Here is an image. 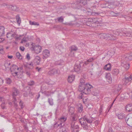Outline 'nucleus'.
<instances>
[{"instance_id":"39448f33","label":"nucleus","mask_w":132,"mask_h":132,"mask_svg":"<svg viewBox=\"0 0 132 132\" xmlns=\"http://www.w3.org/2000/svg\"><path fill=\"white\" fill-rule=\"evenodd\" d=\"M127 60H122L121 62V65L122 66L124 67L126 70H128L129 68L130 65L127 62Z\"/></svg>"},{"instance_id":"6e6552de","label":"nucleus","mask_w":132,"mask_h":132,"mask_svg":"<svg viewBox=\"0 0 132 132\" xmlns=\"http://www.w3.org/2000/svg\"><path fill=\"white\" fill-rule=\"evenodd\" d=\"M11 71L14 72H17V71H19V68L16 65H13L11 68H10ZM14 73H13L14 74Z\"/></svg>"},{"instance_id":"f3484780","label":"nucleus","mask_w":132,"mask_h":132,"mask_svg":"<svg viewBox=\"0 0 132 132\" xmlns=\"http://www.w3.org/2000/svg\"><path fill=\"white\" fill-rule=\"evenodd\" d=\"M79 121L80 123L81 126L85 125V124L87 123L84 117L79 119Z\"/></svg>"},{"instance_id":"4c0bfd02","label":"nucleus","mask_w":132,"mask_h":132,"mask_svg":"<svg viewBox=\"0 0 132 132\" xmlns=\"http://www.w3.org/2000/svg\"><path fill=\"white\" fill-rule=\"evenodd\" d=\"M53 70L54 71V75L55 74L58 75L60 73V71L58 70L55 69H53Z\"/></svg>"},{"instance_id":"bf43d9fd","label":"nucleus","mask_w":132,"mask_h":132,"mask_svg":"<svg viewBox=\"0 0 132 132\" xmlns=\"http://www.w3.org/2000/svg\"><path fill=\"white\" fill-rule=\"evenodd\" d=\"M92 94L95 96H97L99 94L97 92H93L92 93Z\"/></svg>"},{"instance_id":"774afa93","label":"nucleus","mask_w":132,"mask_h":132,"mask_svg":"<svg viewBox=\"0 0 132 132\" xmlns=\"http://www.w3.org/2000/svg\"><path fill=\"white\" fill-rule=\"evenodd\" d=\"M26 58L28 60H29L30 59V56L29 55V53H27L26 56Z\"/></svg>"},{"instance_id":"a878e982","label":"nucleus","mask_w":132,"mask_h":132,"mask_svg":"<svg viewBox=\"0 0 132 132\" xmlns=\"http://www.w3.org/2000/svg\"><path fill=\"white\" fill-rule=\"evenodd\" d=\"M64 62L62 60H60L56 61L55 64L56 65H62L63 64Z\"/></svg>"},{"instance_id":"e2e57ef3","label":"nucleus","mask_w":132,"mask_h":132,"mask_svg":"<svg viewBox=\"0 0 132 132\" xmlns=\"http://www.w3.org/2000/svg\"><path fill=\"white\" fill-rule=\"evenodd\" d=\"M19 105L21 106L22 109L24 107V106L23 105V103L21 102V101H20L19 102Z\"/></svg>"},{"instance_id":"0e129e2a","label":"nucleus","mask_w":132,"mask_h":132,"mask_svg":"<svg viewBox=\"0 0 132 132\" xmlns=\"http://www.w3.org/2000/svg\"><path fill=\"white\" fill-rule=\"evenodd\" d=\"M93 23H95L96 24V21H97V18H93Z\"/></svg>"},{"instance_id":"13d9d810","label":"nucleus","mask_w":132,"mask_h":132,"mask_svg":"<svg viewBox=\"0 0 132 132\" xmlns=\"http://www.w3.org/2000/svg\"><path fill=\"white\" fill-rule=\"evenodd\" d=\"M82 126L83 127L84 129H87L88 128L87 123L85 124V125Z\"/></svg>"},{"instance_id":"ddd939ff","label":"nucleus","mask_w":132,"mask_h":132,"mask_svg":"<svg viewBox=\"0 0 132 132\" xmlns=\"http://www.w3.org/2000/svg\"><path fill=\"white\" fill-rule=\"evenodd\" d=\"M125 120L128 126L132 127V117L128 118L127 120L126 119Z\"/></svg>"},{"instance_id":"1a4fd4ad","label":"nucleus","mask_w":132,"mask_h":132,"mask_svg":"<svg viewBox=\"0 0 132 132\" xmlns=\"http://www.w3.org/2000/svg\"><path fill=\"white\" fill-rule=\"evenodd\" d=\"M100 35L101 36V38L104 39H106V38H111L112 36L110 34H101Z\"/></svg>"},{"instance_id":"5701e85b","label":"nucleus","mask_w":132,"mask_h":132,"mask_svg":"<svg viewBox=\"0 0 132 132\" xmlns=\"http://www.w3.org/2000/svg\"><path fill=\"white\" fill-rule=\"evenodd\" d=\"M119 119H122L125 117V114H118L116 115Z\"/></svg>"},{"instance_id":"473e14b6","label":"nucleus","mask_w":132,"mask_h":132,"mask_svg":"<svg viewBox=\"0 0 132 132\" xmlns=\"http://www.w3.org/2000/svg\"><path fill=\"white\" fill-rule=\"evenodd\" d=\"M16 19L17 23L18 24H20L21 23L20 18L19 15H17L16 16Z\"/></svg>"},{"instance_id":"5fc2aeb1","label":"nucleus","mask_w":132,"mask_h":132,"mask_svg":"<svg viewBox=\"0 0 132 132\" xmlns=\"http://www.w3.org/2000/svg\"><path fill=\"white\" fill-rule=\"evenodd\" d=\"M24 67L27 69V68H28L29 67V63H25L23 64Z\"/></svg>"},{"instance_id":"c03bdc74","label":"nucleus","mask_w":132,"mask_h":132,"mask_svg":"<svg viewBox=\"0 0 132 132\" xmlns=\"http://www.w3.org/2000/svg\"><path fill=\"white\" fill-rule=\"evenodd\" d=\"M87 83H86L85 80L82 78H81L80 80V83L79 85H81L82 84H86Z\"/></svg>"},{"instance_id":"f03ea898","label":"nucleus","mask_w":132,"mask_h":132,"mask_svg":"<svg viewBox=\"0 0 132 132\" xmlns=\"http://www.w3.org/2000/svg\"><path fill=\"white\" fill-rule=\"evenodd\" d=\"M19 93L18 89L15 88H14L12 93V96L13 98L12 102L14 103V106L15 108L18 106L16 97L19 94Z\"/></svg>"},{"instance_id":"bb28decb","label":"nucleus","mask_w":132,"mask_h":132,"mask_svg":"<svg viewBox=\"0 0 132 132\" xmlns=\"http://www.w3.org/2000/svg\"><path fill=\"white\" fill-rule=\"evenodd\" d=\"M12 37H13L15 38L16 36H17L16 34V32L15 31L13 30H12Z\"/></svg>"},{"instance_id":"ea45409f","label":"nucleus","mask_w":132,"mask_h":132,"mask_svg":"<svg viewBox=\"0 0 132 132\" xmlns=\"http://www.w3.org/2000/svg\"><path fill=\"white\" fill-rule=\"evenodd\" d=\"M66 120L67 118L64 117H61L60 119V120L63 122V123H64V122L66 121Z\"/></svg>"},{"instance_id":"052dcab7","label":"nucleus","mask_w":132,"mask_h":132,"mask_svg":"<svg viewBox=\"0 0 132 132\" xmlns=\"http://www.w3.org/2000/svg\"><path fill=\"white\" fill-rule=\"evenodd\" d=\"M77 47L73 45L70 47V50H77Z\"/></svg>"},{"instance_id":"9b49d317","label":"nucleus","mask_w":132,"mask_h":132,"mask_svg":"<svg viewBox=\"0 0 132 132\" xmlns=\"http://www.w3.org/2000/svg\"><path fill=\"white\" fill-rule=\"evenodd\" d=\"M10 9L13 11H18L19 10V8L15 5H8Z\"/></svg>"},{"instance_id":"09e8293b","label":"nucleus","mask_w":132,"mask_h":132,"mask_svg":"<svg viewBox=\"0 0 132 132\" xmlns=\"http://www.w3.org/2000/svg\"><path fill=\"white\" fill-rule=\"evenodd\" d=\"M25 72L26 74L28 76H30L31 74L30 71H27V69L26 68H25Z\"/></svg>"},{"instance_id":"a211bd4d","label":"nucleus","mask_w":132,"mask_h":132,"mask_svg":"<svg viewBox=\"0 0 132 132\" xmlns=\"http://www.w3.org/2000/svg\"><path fill=\"white\" fill-rule=\"evenodd\" d=\"M75 76L73 75L69 76L68 79V81L70 83H71L74 79Z\"/></svg>"},{"instance_id":"2f4dec72","label":"nucleus","mask_w":132,"mask_h":132,"mask_svg":"<svg viewBox=\"0 0 132 132\" xmlns=\"http://www.w3.org/2000/svg\"><path fill=\"white\" fill-rule=\"evenodd\" d=\"M107 54L109 55L112 56L115 54V52L113 50H109L108 51Z\"/></svg>"},{"instance_id":"603ef678","label":"nucleus","mask_w":132,"mask_h":132,"mask_svg":"<svg viewBox=\"0 0 132 132\" xmlns=\"http://www.w3.org/2000/svg\"><path fill=\"white\" fill-rule=\"evenodd\" d=\"M71 7L74 9H77L76 2L75 3H72L71 5Z\"/></svg>"},{"instance_id":"412c9836","label":"nucleus","mask_w":132,"mask_h":132,"mask_svg":"<svg viewBox=\"0 0 132 132\" xmlns=\"http://www.w3.org/2000/svg\"><path fill=\"white\" fill-rule=\"evenodd\" d=\"M41 92L42 93L44 94L45 95L47 96H48L50 95V94L49 93V92L48 91H46L45 90H43L42 89V87H41Z\"/></svg>"},{"instance_id":"f8f14e48","label":"nucleus","mask_w":132,"mask_h":132,"mask_svg":"<svg viewBox=\"0 0 132 132\" xmlns=\"http://www.w3.org/2000/svg\"><path fill=\"white\" fill-rule=\"evenodd\" d=\"M64 123H61L59 124L56 123L54 125V127L55 128H61L62 126H64Z\"/></svg>"},{"instance_id":"6ab92c4d","label":"nucleus","mask_w":132,"mask_h":132,"mask_svg":"<svg viewBox=\"0 0 132 132\" xmlns=\"http://www.w3.org/2000/svg\"><path fill=\"white\" fill-rule=\"evenodd\" d=\"M119 73V71L118 69H113L112 71V73L114 75H117Z\"/></svg>"},{"instance_id":"c756f323","label":"nucleus","mask_w":132,"mask_h":132,"mask_svg":"<svg viewBox=\"0 0 132 132\" xmlns=\"http://www.w3.org/2000/svg\"><path fill=\"white\" fill-rule=\"evenodd\" d=\"M93 60L94 59L92 58L87 60L84 63H83L84 64H85V65H87L88 64L89 62H92Z\"/></svg>"},{"instance_id":"c9c22d12","label":"nucleus","mask_w":132,"mask_h":132,"mask_svg":"<svg viewBox=\"0 0 132 132\" xmlns=\"http://www.w3.org/2000/svg\"><path fill=\"white\" fill-rule=\"evenodd\" d=\"M16 56L17 58L19 59H21L22 56L19 53L17 52L16 53Z\"/></svg>"},{"instance_id":"79ce46f5","label":"nucleus","mask_w":132,"mask_h":132,"mask_svg":"<svg viewBox=\"0 0 132 132\" xmlns=\"http://www.w3.org/2000/svg\"><path fill=\"white\" fill-rule=\"evenodd\" d=\"M84 118L85 120L88 123H91L92 122V121L87 118L86 116H84Z\"/></svg>"},{"instance_id":"338daca9","label":"nucleus","mask_w":132,"mask_h":132,"mask_svg":"<svg viewBox=\"0 0 132 132\" xmlns=\"http://www.w3.org/2000/svg\"><path fill=\"white\" fill-rule=\"evenodd\" d=\"M35 52L37 54H38L41 52V50H34Z\"/></svg>"},{"instance_id":"4be33fe9","label":"nucleus","mask_w":132,"mask_h":132,"mask_svg":"<svg viewBox=\"0 0 132 132\" xmlns=\"http://www.w3.org/2000/svg\"><path fill=\"white\" fill-rule=\"evenodd\" d=\"M111 68V65L110 63H108L105 66L104 69L106 70H110Z\"/></svg>"},{"instance_id":"9d476101","label":"nucleus","mask_w":132,"mask_h":132,"mask_svg":"<svg viewBox=\"0 0 132 132\" xmlns=\"http://www.w3.org/2000/svg\"><path fill=\"white\" fill-rule=\"evenodd\" d=\"M43 54V57L45 58L48 57L50 55L49 50H44Z\"/></svg>"},{"instance_id":"b1692460","label":"nucleus","mask_w":132,"mask_h":132,"mask_svg":"<svg viewBox=\"0 0 132 132\" xmlns=\"http://www.w3.org/2000/svg\"><path fill=\"white\" fill-rule=\"evenodd\" d=\"M60 129H61L60 132H69L68 129L66 128L64 125V126H62V127Z\"/></svg>"},{"instance_id":"dca6fc26","label":"nucleus","mask_w":132,"mask_h":132,"mask_svg":"<svg viewBox=\"0 0 132 132\" xmlns=\"http://www.w3.org/2000/svg\"><path fill=\"white\" fill-rule=\"evenodd\" d=\"M5 28L3 26H0V37L2 36L5 34Z\"/></svg>"},{"instance_id":"c85d7f7f","label":"nucleus","mask_w":132,"mask_h":132,"mask_svg":"<svg viewBox=\"0 0 132 132\" xmlns=\"http://www.w3.org/2000/svg\"><path fill=\"white\" fill-rule=\"evenodd\" d=\"M132 60V56H131V55L130 54L129 55H127V56H126L125 57V61L127 60V61L128 60Z\"/></svg>"},{"instance_id":"7c9ffc66","label":"nucleus","mask_w":132,"mask_h":132,"mask_svg":"<svg viewBox=\"0 0 132 132\" xmlns=\"http://www.w3.org/2000/svg\"><path fill=\"white\" fill-rule=\"evenodd\" d=\"M35 84V81L33 80H30L29 82L27 83V84L28 85L32 86L34 85Z\"/></svg>"},{"instance_id":"864d4df0","label":"nucleus","mask_w":132,"mask_h":132,"mask_svg":"<svg viewBox=\"0 0 132 132\" xmlns=\"http://www.w3.org/2000/svg\"><path fill=\"white\" fill-rule=\"evenodd\" d=\"M76 4L77 9H79L81 7V6L80 5V4L79 3H78V1L76 2Z\"/></svg>"},{"instance_id":"cd10ccee","label":"nucleus","mask_w":132,"mask_h":132,"mask_svg":"<svg viewBox=\"0 0 132 132\" xmlns=\"http://www.w3.org/2000/svg\"><path fill=\"white\" fill-rule=\"evenodd\" d=\"M33 43H32L31 44V45H32V47L33 48L34 50V49H36V48H38L37 49H39V50H41L42 49V47L41 46L38 45H33Z\"/></svg>"},{"instance_id":"680f3d73","label":"nucleus","mask_w":132,"mask_h":132,"mask_svg":"<svg viewBox=\"0 0 132 132\" xmlns=\"http://www.w3.org/2000/svg\"><path fill=\"white\" fill-rule=\"evenodd\" d=\"M4 66L5 68L6 69H7V68H9V66L8 65V63L6 62L4 64Z\"/></svg>"},{"instance_id":"393cba45","label":"nucleus","mask_w":132,"mask_h":132,"mask_svg":"<svg viewBox=\"0 0 132 132\" xmlns=\"http://www.w3.org/2000/svg\"><path fill=\"white\" fill-rule=\"evenodd\" d=\"M132 75L128 77H125L124 79H123V80H126V81H130L132 79Z\"/></svg>"},{"instance_id":"49530a36","label":"nucleus","mask_w":132,"mask_h":132,"mask_svg":"<svg viewBox=\"0 0 132 132\" xmlns=\"http://www.w3.org/2000/svg\"><path fill=\"white\" fill-rule=\"evenodd\" d=\"M54 71L53 70V69H52L51 70L49 71L48 72V74L50 76H52L54 75L53 72Z\"/></svg>"},{"instance_id":"f257e3e1","label":"nucleus","mask_w":132,"mask_h":132,"mask_svg":"<svg viewBox=\"0 0 132 132\" xmlns=\"http://www.w3.org/2000/svg\"><path fill=\"white\" fill-rule=\"evenodd\" d=\"M93 88L92 85L86 83V84L79 85L78 90L79 91L82 92L84 94H88L90 93L91 89Z\"/></svg>"},{"instance_id":"a18cd8bd","label":"nucleus","mask_w":132,"mask_h":132,"mask_svg":"<svg viewBox=\"0 0 132 132\" xmlns=\"http://www.w3.org/2000/svg\"><path fill=\"white\" fill-rule=\"evenodd\" d=\"M76 50H70V55L71 56H74V54L76 52Z\"/></svg>"},{"instance_id":"20e7f679","label":"nucleus","mask_w":132,"mask_h":132,"mask_svg":"<svg viewBox=\"0 0 132 132\" xmlns=\"http://www.w3.org/2000/svg\"><path fill=\"white\" fill-rule=\"evenodd\" d=\"M117 32L118 33V35L123 36H124L132 37V32L130 33V32L125 30L118 31Z\"/></svg>"},{"instance_id":"a19ab883","label":"nucleus","mask_w":132,"mask_h":132,"mask_svg":"<svg viewBox=\"0 0 132 132\" xmlns=\"http://www.w3.org/2000/svg\"><path fill=\"white\" fill-rule=\"evenodd\" d=\"M48 102L50 105H53V100L52 98H48Z\"/></svg>"},{"instance_id":"37998d69","label":"nucleus","mask_w":132,"mask_h":132,"mask_svg":"<svg viewBox=\"0 0 132 132\" xmlns=\"http://www.w3.org/2000/svg\"><path fill=\"white\" fill-rule=\"evenodd\" d=\"M119 13H115L113 11L111 12V14L112 16H117L119 15Z\"/></svg>"},{"instance_id":"8fccbe9b","label":"nucleus","mask_w":132,"mask_h":132,"mask_svg":"<svg viewBox=\"0 0 132 132\" xmlns=\"http://www.w3.org/2000/svg\"><path fill=\"white\" fill-rule=\"evenodd\" d=\"M12 31L11 30L10 32H9L7 34L6 37L7 38H9L11 37H12Z\"/></svg>"},{"instance_id":"f704fd0d","label":"nucleus","mask_w":132,"mask_h":132,"mask_svg":"<svg viewBox=\"0 0 132 132\" xmlns=\"http://www.w3.org/2000/svg\"><path fill=\"white\" fill-rule=\"evenodd\" d=\"M57 20L59 22H62L64 21V19L62 16L57 18Z\"/></svg>"},{"instance_id":"423d86ee","label":"nucleus","mask_w":132,"mask_h":132,"mask_svg":"<svg viewBox=\"0 0 132 132\" xmlns=\"http://www.w3.org/2000/svg\"><path fill=\"white\" fill-rule=\"evenodd\" d=\"M41 60L40 58L38 56H37L32 61L34 64L35 65H37L39 64V63Z\"/></svg>"},{"instance_id":"4468645a","label":"nucleus","mask_w":132,"mask_h":132,"mask_svg":"<svg viewBox=\"0 0 132 132\" xmlns=\"http://www.w3.org/2000/svg\"><path fill=\"white\" fill-rule=\"evenodd\" d=\"M125 109L127 112H130L132 111V104H129L127 105Z\"/></svg>"},{"instance_id":"4d7b16f0","label":"nucleus","mask_w":132,"mask_h":132,"mask_svg":"<svg viewBox=\"0 0 132 132\" xmlns=\"http://www.w3.org/2000/svg\"><path fill=\"white\" fill-rule=\"evenodd\" d=\"M83 110V107L81 105L80 107H79L78 108V110L79 112H81Z\"/></svg>"},{"instance_id":"0eeeda50","label":"nucleus","mask_w":132,"mask_h":132,"mask_svg":"<svg viewBox=\"0 0 132 132\" xmlns=\"http://www.w3.org/2000/svg\"><path fill=\"white\" fill-rule=\"evenodd\" d=\"M24 72V71H22L21 74L20 72H14V73L13 74V75L14 76H17L19 78H22L23 77L22 75L23 73Z\"/></svg>"},{"instance_id":"69168bd1","label":"nucleus","mask_w":132,"mask_h":132,"mask_svg":"<svg viewBox=\"0 0 132 132\" xmlns=\"http://www.w3.org/2000/svg\"><path fill=\"white\" fill-rule=\"evenodd\" d=\"M74 108L73 107H71L70 108L69 111H70V112H72L73 113L74 111Z\"/></svg>"},{"instance_id":"e433bc0d","label":"nucleus","mask_w":132,"mask_h":132,"mask_svg":"<svg viewBox=\"0 0 132 132\" xmlns=\"http://www.w3.org/2000/svg\"><path fill=\"white\" fill-rule=\"evenodd\" d=\"M30 24L31 25H34L39 26V24L37 22H35V21H29Z\"/></svg>"},{"instance_id":"3c124183","label":"nucleus","mask_w":132,"mask_h":132,"mask_svg":"<svg viewBox=\"0 0 132 132\" xmlns=\"http://www.w3.org/2000/svg\"><path fill=\"white\" fill-rule=\"evenodd\" d=\"M97 21H96V24H100L101 23V21L102 20L101 18H97Z\"/></svg>"},{"instance_id":"7ed1b4c3","label":"nucleus","mask_w":132,"mask_h":132,"mask_svg":"<svg viewBox=\"0 0 132 132\" xmlns=\"http://www.w3.org/2000/svg\"><path fill=\"white\" fill-rule=\"evenodd\" d=\"M84 66L83 62L80 61H77L74 67V69L75 72L80 73L81 70V67Z\"/></svg>"},{"instance_id":"72a5a7b5","label":"nucleus","mask_w":132,"mask_h":132,"mask_svg":"<svg viewBox=\"0 0 132 132\" xmlns=\"http://www.w3.org/2000/svg\"><path fill=\"white\" fill-rule=\"evenodd\" d=\"M34 63L32 61L29 64V67H28V68L29 69H32L33 68V65Z\"/></svg>"},{"instance_id":"6e6d98bb","label":"nucleus","mask_w":132,"mask_h":132,"mask_svg":"<svg viewBox=\"0 0 132 132\" xmlns=\"http://www.w3.org/2000/svg\"><path fill=\"white\" fill-rule=\"evenodd\" d=\"M75 121H71V127L72 128H75Z\"/></svg>"},{"instance_id":"2eb2a0df","label":"nucleus","mask_w":132,"mask_h":132,"mask_svg":"<svg viewBox=\"0 0 132 132\" xmlns=\"http://www.w3.org/2000/svg\"><path fill=\"white\" fill-rule=\"evenodd\" d=\"M78 3L80 4V5L81 6V7L85 6L87 4L86 0H82L78 1Z\"/></svg>"},{"instance_id":"aec40b11","label":"nucleus","mask_w":132,"mask_h":132,"mask_svg":"<svg viewBox=\"0 0 132 132\" xmlns=\"http://www.w3.org/2000/svg\"><path fill=\"white\" fill-rule=\"evenodd\" d=\"M78 118V115L77 114H75L72 117L71 120V121H76L77 120Z\"/></svg>"},{"instance_id":"58836bf2","label":"nucleus","mask_w":132,"mask_h":132,"mask_svg":"<svg viewBox=\"0 0 132 132\" xmlns=\"http://www.w3.org/2000/svg\"><path fill=\"white\" fill-rule=\"evenodd\" d=\"M28 39L27 37L23 38L21 40L20 43H25L28 40Z\"/></svg>"},{"instance_id":"de8ad7c7","label":"nucleus","mask_w":132,"mask_h":132,"mask_svg":"<svg viewBox=\"0 0 132 132\" xmlns=\"http://www.w3.org/2000/svg\"><path fill=\"white\" fill-rule=\"evenodd\" d=\"M11 82V81L10 78H7L6 79V82L8 84H10Z\"/></svg>"}]
</instances>
